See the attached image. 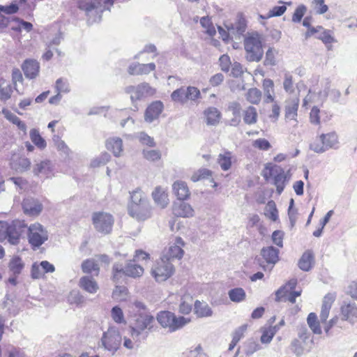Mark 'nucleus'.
<instances>
[{"mask_svg": "<svg viewBox=\"0 0 357 357\" xmlns=\"http://www.w3.org/2000/svg\"><path fill=\"white\" fill-rule=\"evenodd\" d=\"M156 319L163 328L169 332H174L190 322V319L183 317H176L169 311H161L158 313Z\"/></svg>", "mask_w": 357, "mask_h": 357, "instance_id": "f257e3e1", "label": "nucleus"}, {"mask_svg": "<svg viewBox=\"0 0 357 357\" xmlns=\"http://www.w3.org/2000/svg\"><path fill=\"white\" fill-rule=\"evenodd\" d=\"M130 326L131 335L133 338L138 337L145 331H151L155 322L154 317L149 313H139L132 317Z\"/></svg>", "mask_w": 357, "mask_h": 357, "instance_id": "f03ea898", "label": "nucleus"}, {"mask_svg": "<svg viewBox=\"0 0 357 357\" xmlns=\"http://www.w3.org/2000/svg\"><path fill=\"white\" fill-rule=\"evenodd\" d=\"M246 58L249 61H259L263 56L261 40L257 33L248 36L244 40Z\"/></svg>", "mask_w": 357, "mask_h": 357, "instance_id": "7ed1b4c3", "label": "nucleus"}, {"mask_svg": "<svg viewBox=\"0 0 357 357\" xmlns=\"http://www.w3.org/2000/svg\"><path fill=\"white\" fill-rule=\"evenodd\" d=\"M339 139L335 132L321 134L317 136L310 145V149L315 153H322L326 151L338 148Z\"/></svg>", "mask_w": 357, "mask_h": 357, "instance_id": "20e7f679", "label": "nucleus"}, {"mask_svg": "<svg viewBox=\"0 0 357 357\" xmlns=\"http://www.w3.org/2000/svg\"><path fill=\"white\" fill-rule=\"evenodd\" d=\"M174 271L175 268L172 261L161 257L153 265L151 274L157 282H162L171 278Z\"/></svg>", "mask_w": 357, "mask_h": 357, "instance_id": "39448f33", "label": "nucleus"}, {"mask_svg": "<svg viewBox=\"0 0 357 357\" xmlns=\"http://www.w3.org/2000/svg\"><path fill=\"white\" fill-rule=\"evenodd\" d=\"M263 176L266 181L270 178L273 179V184L276 187L277 192L280 195L284 190L286 181V176L283 169L280 166L268 164L266 166Z\"/></svg>", "mask_w": 357, "mask_h": 357, "instance_id": "423d86ee", "label": "nucleus"}, {"mask_svg": "<svg viewBox=\"0 0 357 357\" xmlns=\"http://www.w3.org/2000/svg\"><path fill=\"white\" fill-rule=\"evenodd\" d=\"M122 342V337L116 327H109L104 332L101 338V344L105 349L114 354L119 349Z\"/></svg>", "mask_w": 357, "mask_h": 357, "instance_id": "0eeeda50", "label": "nucleus"}, {"mask_svg": "<svg viewBox=\"0 0 357 357\" xmlns=\"http://www.w3.org/2000/svg\"><path fill=\"white\" fill-rule=\"evenodd\" d=\"M28 239L34 248H38L48 239V232L39 223L31 224L28 229Z\"/></svg>", "mask_w": 357, "mask_h": 357, "instance_id": "6e6552de", "label": "nucleus"}, {"mask_svg": "<svg viewBox=\"0 0 357 357\" xmlns=\"http://www.w3.org/2000/svg\"><path fill=\"white\" fill-rule=\"evenodd\" d=\"M92 220L96 231L102 234H109L112 229L114 222L113 216L105 212L94 213Z\"/></svg>", "mask_w": 357, "mask_h": 357, "instance_id": "1a4fd4ad", "label": "nucleus"}, {"mask_svg": "<svg viewBox=\"0 0 357 357\" xmlns=\"http://www.w3.org/2000/svg\"><path fill=\"white\" fill-rule=\"evenodd\" d=\"M126 92L130 95L132 102L152 96L155 93V89L148 83H142L137 86H129L126 88Z\"/></svg>", "mask_w": 357, "mask_h": 357, "instance_id": "9d476101", "label": "nucleus"}, {"mask_svg": "<svg viewBox=\"0 0 357 357\" xmlns=\"http://www.w3.org/2000/svg\"><path fill=\"white\" fill-rule=\"evenodd\" d=\"M184 246L185 242L183 240L177 236L169 243L168 248L164 250L162 257L169 261L173 259H181L184 255L183 249Z\"/></svg>", "mask_w": 357, "mask_h": 357, "instance_id": "9b49d317", "label": "nucleus"}, {"mask_svg": "<svg viewBox=\"0 0 357 357\" xmlns=\"http://www.w3.org/2000/svg\"><path fill=\"white\" fill-rule=\"evenodd\" d=\"M20 232L16 229L15 224L0 221V241L8 239L10 244L16 245L19 242Z\"/></svg>", "mask_w": 357, "mask_h": 357, "instance_id": "f8f14e48", "label": "nucleus"}, {"mask_svg": "<svg viewBox=\"0 0 357 357\" xmlns=\"http://www.w3.org/2000/svg\"><path fill=\"white\" fill-rule=\"evenodd\" d=\"M33 173L38 177L51 178L54 176V164L50 160H41L34 165Z\"/></svg>", "mask_w": 357, "mask_h": 357, "instance_id": "ddd939ff", "label": "nucleus"}, {"mask_svg": "<svg viewBox=\"0 0 357 357\" xmlns=\"http://www.w3.org/2000/svg\"><path fill=\"white\" fill-rule=\"evenodd\" d=\"M128 213L137 220L144 221L151 217L152 206L150 202L143 203L139 206H128Z\"/></svg>", "mask_w": 357, "mask_h": 357, "instance_id": "4468645a", "label": "nucleus"}, {"mask_svg": "<svg viewBox=\"0 0 357 357\" xmlns=\"http://www.w3.org/2000/svg\"><path fill=\"white\" fill-rule=\"evenodd\" d=\"M172 212L174 215L184 218H192L195 214L193 207L183 201L174 202L172 205Z\"/></svg>", "mask_w": 357, "mask_h": 357, "instance_id": "2eb2a0df", "label": "nucleus"}, {"mask_svg": "<svg viewBox=\"0 0 357 357\" xmlns=\"http://www.w3.org/2000/svg\"><path fill=\"white\" fill-rule=\"evenodd\" d=\"M22 207L24 213L30 216H38L43 208L42 204L38 199L31 197L24 199Z\"/></svg>", "mask_w": 357, "mask_h": 357, "instance_id": "dca6fc26", "label": "nucleus"}, {"mask_svg": "<svg viewBox=\"0 0 357 357\" xmlns=\"http://www.w3.org/2000/svg\"><path fill=\"white\" fill-rule=\"evenodd\" d=\"M152 198L156 206L162 209L169 204L167 190L162 186H157L152 192Z\"/></svg>", "mask_w": 357, "mask_h": 357, "instance_id": "f3484780", "label": "nucleus"}, {"mask_svg": "<svg viewBox=\"0 0 357 357\" xmlns=\"http://www.w3.org/2000/svg\"><path fill=\"white\" fill-rule=\"evenodd\" d=\"M172 192L178 201H185L190 198V191L185 181H176L172 184Z\"/></svg>", "mask_w": 357, "mask_h": 357, "instance_id": "a211bd4d", "label": "nucleus"}, {"mask_svg": "<svg viewBox=\"0 0 357 357\" xmlns=\"http://www.w3.org/2000/svg\"><path fill=\"white\" fill-rule=\"evenodd\" d=\"M163 104L160 101H154L148 106L146 109L144 119L148 123H152L156 120L163 110Z\"/></svg>", "mask_w": 357, "mask_h": 357, "instance_id": "6ab92c4d", "label": "nucleus"}, {"mask_svg": "<svg viewBox=\"0 0 357 357\" xmlns=\"http://www.w3.org/2000/svg\"><path fill=\"white\" fill-rule=\"evenodd\" d=\"M155 65L153 63L146 64L133 63L128 67V71L129 74L133 75H148L151 72L155 70Z\"/></svg>", "mask_w": 357, "mask_h": 357, "instance_id": "aec40b11", "label": "nucleus"}, {"mask_svg": "<svg viewBox=\"0 0 357 357\" xmlns=\"http://www.w3.org/2000/svg\"><path fill=\"white\" fill-rule=\"evenodd\" d=\"M22 68L26 77L34 79L38 75L40 65L36 60L26 59L24 61Z\"/></svg>", "mask_w": 357, "mask_h": 357, "instance_id": "412c9836", "label": "nucleus"}, {"mask_svg": "<svg viewBox=\"0 0 357 357\" xmlns=\"http://www.w3.org/2000/svg\"><path fill=\"white\" fill-rule=\"evenodd\" d=\"M78 284L82 289L91 294H94L99 290L98 282L94 278L89 275L80 278Z\"/></svg>", "mask_w": 357, "mask_h": 357, "instance_id": "4be33fe9", "label": "nucleus"}, {"mask_svg": "<svg viewBox=\"0 0 357 357\" xmlns=\"http://www.w3.org/2000/svg\"><path fill=\"white\" fill-rule=\"evenodd\" d=\"M105 146L107 150L110 151L115 157H121L123 155V141L120 137H109L107 139Z\"/></svg>", "mask_w": 357, "mask_h": 357, "instance_id": "5701e85b", "label": "nucleus"}, {"mask_svg": "<svg viewBox=\"0 0 357 357\" xmlns=\"http://www.w3.org/2000/svg\"><path fill=\"white\" fill-rule=\"evenodd\" d=\"M25 266V264L22 259L17 255H13L10 257L8 268L9 273L15 276H18L22 273Z\"/></svg>", "mask_w": 357, "mask_h": 357, "instance_id": "b1692460", "label": "nucleus"}, {"mask_svg": "<svg viewBox=\"0 0 357 357\" xmlns=\"http://www.w3.org/2000/svg\"><path fill=\"white\" fill-rule=\"evenodd\" d=\"M299 105L298 98H289L286 101L285 119L287 120H296Z\"/></svg>", "mask_w": 357, "mask_h": 357, "instance_id": "393cba45", "label": "nucleus"}, {"mask_svg": "<svg viewBox=\"0 0 357 357\" xmlns=\"http://www.w3.org/2000/svg\"><path fill=\"white\" fill-rule=\"evenodd\" d=\"M335 296L333 294H328L323 299L321 310L320 313V319L321 322H326L328 315L331 306L335 301Z\"/></svg>", "mask_w": 357, "mask_h": 357, "instance_id": "a878e982", "label": "nucleus"}, {"mask_svg": "<svg viewBox=\"0 0 357 357\" xmlns=\"http://www.w3.org/2000/svg\"><path fill=\"white\" fill-rule=\"evenodd\" d=\"M206 123L209 126L217 125L221 118L220 112L214 107H209L204 112Z\"/></svg>", "mask_w": 357, "mask_h": 357, "instance_id": "bb28decb", "label": "nucleus"}, {"mask_svg": "<svg viewBox=\"0 0 357 357\" xmlns=\"http://www.w3.org/2000/svg\"><path fill=\"white\" fill-rule=\"evenodd\" d=\"M342 319L349 322H354L357 317V307L355 304L347 303L342 306Z\"/></svg>", "mask_w": 357, "mask_h": 357, "instance_id": "cd10ccee", "label": "nucleus"}, {"mask_svg": "<svg viewBox=\"0 0 357 357\" xmlns=\"http://www.w3.org/2000/svg\"><path fill=\"white\" fill-rule=\"evenodd\" d=\"M261 254L268 264H275L279 259V250L273 246L264 248L261 250Z\"/></svg>", "mask_w": 357, "mask_h": 357, "instance_id": "c85d7f7f", "label": "nucleus"}, {"mask_svg": "<svg viewBox=\"0 0 357 357\" xmlns=\"http://www.w3.org/2000/svg\"><path fill=\"white\" fill-rule=\"evenodd\" d=\"M130 199L131 202L128 206H135L136 205L139 206L143 203L149 202L145 193L139 188H137L130 192Z\"/></svg>", "mask_w": 357, "mask_h": 357, "instance_id": "c756f323", "label": "nucleus"}, {"mask_svg": "<svg viewBox=\"0 0 357 357\" xmlns=\"http://www.w3.org/2000/svg\"><path fill=\"white\" fill-rule=\"evenodd\" d=\"M313 264L314 255L310 250L304 252L298 261L299 268L304 271H310L312 268Z\"/></svg>", "mask_w": 357, "mask_h": 357, "instance_id": "7c9ffc66", "label": "nucleus"}, {"mask_svg": "<svg viewBox=\"0 0 357 357\" xmlns=\"http://www.w3.org/2000/svg\"><path fill=\"white\" fill-rule=\"evenodd\" d=\"M10 167L15 172L22 173L30 168L31 161L26 158H19L11 162Z\"/></svg>", "mask_w": 357, "mask_h": 357, "instance_id": "2f4dec72", "label": "nucleus"}, {"mask_svg": "<svg viewBox=\"0 0 357 357\" xmlns=\"http://www.w3.org/2000/svg\"><path fill=\"white\" fill-rule=\"evenodd\" d=\"M195 313L198 317H211L213 312L209 305L205 302L196 301L195 303Z\"/></svg>", "mask_w": 357, "mask_h": 357, "instance_id": "473e14b6", "label": "nucleus"}, {"mask_svg": "<svg viewBox=\"0 0 357 357\" xmlns=\"http://www.w3.org/2000/svg\"><path fill=\"white\" fill-rule=\"evenodd\" d=\"M218 163L223 171L229 170L232 164V155L229 151L220 153L218 158Z\"/></svg>", "mask_w": 357, "mask_h": 357, "instance_id": "72a5a7b5", "label": "nucleus"}, {"mask_svg": "<svg viewBox=\"0 0 357 357\" xmlns=\"http://www.w3.org/2000/svg\"><path fill=\"white\" fill-rule=\"evenodd\" d=\"M29 137L31 142L40 149H44L47 143L45 140L41 137L38 130L33 128L29 132Z\"/></svg>", "mask_w": 357, "mask_h": 357, "instance_id": "f704fd0d", "label": "nucleus"}, {"mask_svg": "<svg viewBox=\"0 0 357 357\" xmlns=\"http://www.w3.org/2000/svg\"><path fill=\"white\" fill-rule=\"evenodd\" d=\"M264 215L274 222L278 219V211L274 201L271 200L267 203L264 208Z\"/></svg>", "mask_w": 357, "mask_h": 357, "instance_id": "c9c22d12", "label": "nucleus"}, {"mask_svg": "<svg viewBox=\"0 0 357 357\" xmlns=\"http://www.w3.org/2000/svg\"><path fill=\"white\" fill-rule=\"evenodd\" d=\"M99 269L98 264L93 259H86L82 264V270L85 273H92L95 272V275H98Z\"/></svg>", "mask_w": 357, "mask_h": 357, "instance_id": "e433bc0d", "label": "nucleus"}, {"mask_svg": "<svg viewBox=\"0 0 357 357\" xmlns=\"http://www.w3.org/2000/svg\"><path fill=\"white\" fill-rule=\"evenodd\" d=\"M146 305L141 301H135L128 305V313L130 317L139 313H147Z\"/></svg>", "mask_w": 357, "mask_h": 357, "instance_id": "4c0bfd02", "label": "nucleus"}, {"mask_svg": "<svg viewBox=\"0 0 357 357\" xmlns=\"http://www.w3.org/2000/svg\"><path fill=\"white\" fill-rule=\"evenodd\" d=\"M125 273L132 278H138L143 275L144 268L139 265L128 264L125 268Z\"/></svg>", "mask_w": 357, "mask_h": 357, "instance_id": "58836bf2", "label": "nucleus"}, {"mask_svg": "<svg viewBox=\"0 0 357 357\" xmlns=\"http://www.w3.org/2000/svg\"><path fill=\"white\" fill-rule=\"evenodd\" d=\"M243 121L249 125L257 123V112L255 107L250 106L244 111Z\"/></svg>", "mask_w": 357, "mask_h": 357, "instance_id": "ea45409f", "label": "nucleus"}, {"mask_svg": "<svg viewBox=\"0 0 357 357\" xmlns=\"http://www.w3.org/2000/svg\"><path fill=\"white\" fill-rule=\"evenodd\" d=\"M307 322L310 328L314 334L319 335L321 333L319 322L317 320V316L315 313L311 312L308 314Z\"/></svg>", "mask_w": 357, "mask_h": 357, "instance_id": "a19ab883", "label": "nucleus"}, {"mask_svg": "<svg viewBox=\"0 0 357 357\" xmlns=\"http://www.w3.org/2000/svg\"><path fill=\"white\" fill-rule=\"evenodd\" d=\"M142 155L144 159L150 162H157L161 158V152L158 149H144Z\"/></svg>", "mask_w": 357, "mask_h": 357, "instance_id": "79ce46f5", "label": "nucleus"}, {"mask_svg": "<svg viewBox=\"0 0 357 357\" xmlns=\"http://www.w3.org/2000/svg\"><path fill=\"white\" fill-rule=\"evenodd\" d=\"M278 329L279 327L278 326H270L267 328L263 329L262 335L260 339L261 343L267 344L271 342Z\"/></svg>", "mask_w": 357, "mask_h": 357, "instance_id": "37998d69", "label": "nucleus"}, {"mask_svg": "<svg viewBox=\"0 0 357 357\" xmlns=\"http://www.w3.org/2000/svg\"><path fill=\"white\" fill-rule=\"evenodd\" d=\"M229 297L234 303H240L245 298L246 294L242 288H234L229 291Z\"/></svg>", "mask_w": 357, "mask_h": 357, "instance_id": "c03bdc74", "label": "nucleus"}, {"mask_svg": "<svg viewBox=\"0 0 357 357\" xmlns=\"http://www.w3.org/2000/svg\"><path fill=\"white\" fill-rule=\"evenodd\" d=\"M192 298L190 295H185L181 298V303L179 305V312L182 314H188L192 310Z\"/></svg>", "mask_w": 357, "mask_h": 357, "instance_id": "a18cd8bd", "label": "nucleus"}, {"mask_svg": "<svg viewBox=\"0 0 357 357\" xmlns=\"http://www.w3.org/2000/svg\"><path fill=\"white\" fill-rule=\"evenodd\" d=\"M297 284L296 279H291L284 287L279 289L276 292V299L280 301L283 296H285V292L294 291Z\"/></svg>", "mask_w": 357, "mask_h": 357, "instance_id": "49530a36", "label": "nucleus"}, {"mask_svg": "<svg viewBox=\"0 0 357 357\" xmlns=\"http://www.w3.org/2000/svg\"><path fill=\"white\" fill-rule=\"evenodd\" d=\"M112 297L119 301H126L128 297V289L124 286L116 285L113 291Z\"/></svg>", "mask_w": 357, "mask_h": 357, "instance_id": "de8ad7c7", "label": "nucleus"}, {"mask_svg": "<svg viewBox=\"0 0 357 357\" xmlns=\"http://www.w3.org/2000/svg\"><path fill=\"white\" fill-rule=\"evenodd\" d=\"M283 88L288 93H292L294 91L293 76L289 72H285L284 74Z\"/></svg>", "mask_w": 357, "mask_h": 357, "instance_id": "09e8293b", "label": "nucleus"}, {"mask_svg": "<svg viewBox=\"0 0 357 357\" xmlns=\"http://www.w3.org/2000/svg\"><path fill=\"white\" fill-rule=\"evenodd\" d=\"M246 98L252 104H258L261 101V93L256 88L250 89L247 93Z\"/></svg>", "mask_w": 357, "mask_h": 357, "instance_id": "8fccbe9b", "label": "nucleus"}, {"mask_svg": "<svg viewBox=\"0 0 357 357\" xmlns=\"http://www.w3.org/2000/svg\"><path fill=\"white\" fill-rule=\"evenodd\" d=\"M56 92L59 94L61 93H67L70 92V88L69 83L66 79L59 78L55 83Z\"/></svg>", "mask_w": 357, "mask_h": 357, "instance_id": "3c124183", "label": "nucleus"}, {"mask_svg": "<svg viewBox=\"0 0 357 357\" xmlns=\"http://www.w3.org/2000/svg\"><path fill=\"white\" fill-rule=\"evenodd\" d=\"M111 317L113 321L117 324H125L126 320L122 309L119 306H114L111 310Z\"/></svg>", "mask_w": 357, "mask_h": 357, "instance_id": "603ef678", "label": "nucleus"}, {"mask_svg": "<svg viewBox=\"0 0 357 357\" xmlns=\"http://www.w3.org/2000/svg\"><path fill=\"white\" fill-rule=\"evenodd\" d=\"M317 38L326 45L336 42V40L333 36V32L331 30L324 29Z\"/></svg>", "mask_w": 357, "mask_h": 357, "instance_id": "864d4df0", "label": "nucleus"}, {"mask_svg": "<svg viewBox=\"0 0 357 357\" xmlns=\"http://www.w3.org/2000/svg\"><path fill=\"white\" fill-rule=\"evenodd\" d=\"M171 97L175 102H185L188 100L186 90L184 88H180L174 91Z\"/></svg>", "mask_w": 357, "mask_h": 357, "instance_id": "5fc2aeb1", "label": "nucleus"}, {"mask_svg": "<svg viewBox=\"0 0 357 357\" xmlns=\"http://www.w3.org/2000/svg\"><path fill=\"white\" fill-rule=\"evenodd\" d=\"M110 158V155L108 153L104 152L101 153L98 158H94L91 161V165L93 167L105 165L107 162H109Z\"/></svg>", "mask_w": 357, "mask_h": 357, "instance_id": "6e6d98bb", "label": "nucleus"}, {"mask_svg": "<svg viewBox=\"0 0 357 357\" xmlns=\"http://www.w3.org/2000/svg\"><path fill=\"white\" fill-rule=\"evenodd\" d=\"M278 54V51L274 48L270 47L266 52L265 60L264 63L265 66H274L275 65V56Z\"/></svg>", "mask_w": 357, "mask_h": 357, "instance_id": "4d7b16f0", "label": "nucleus"}, {"mask_svg": "<svg viewBox=\"0 0 357 357\" xmlns=\"http://www.w3.org/2000/svg\"><path fill=\"white\" fill-rule=\"evenodd\" d=\"M202 26L206 29V32L211 36L215 34L216 31L215 27L212 25L211 20L208 17H203L200 20Z\"/></svg>", "mask_w": 357, "mask_h": 357, "instance_id": "13d9d810", "label": "nucleus"}, {"mask_svg": "<svg viewBox=\"0 0 357 357\" xmlns=\"http://www.w3.org/2000/svg\"><path fill=\"white\" fill-rule=\"evenodd\" d=\"M55 146L56 149L61 152V154L66 157H69L71 153V150L67 144L61 139H58L55 141Z\"/></svg>", "mask_w": 357, "mask_h": 357, "instance_id": "bf43d9fd", "label": "nucleus"}, {"mask_svg": "<svg viewBox=\"0 0 357 357\" xmlns=\"http://www.w3.org/2000/svg\"><path fill=\"white\" fill-rule=\"evenodd\" d=\"M139 141L144 145L153 147L155 145L153 138L149 136L146 133L142 132L137 135Z\"/></svg>", "mask_w": 357, "mask_h": 357, "instance_id": "052dcab7", "label": "nucleus"}, {"mask_svg": "<svg viewBox=\"0 0 357 357\" xmlns=\"http://www.w3.org/2000/svg\"><path fill=\"white\" fill-rule=\"evenodd\" d=\"M227 29L229 32L232 33V34L236 35H242L245 31V24L243 22H238L235 25H231V26H227Z\"/></svg>", "mask_w": 357, "mask_h": 357, "instance_id": "680f3d73", "label": "nucleus"}, {"mask_svg": "<svg viewBox=\"0 0 357 357\" xmlns=\"http://www.w3.org/2000/svg\"><path fill=\"white\" fill-rule=\"evenodd\" d=\"M186 94L188 100H196L201 97L200 91L195 86H188L187 87Z\"/></svg>", "mask_w": 357, "mask_h": 357, "instance_id": "e2e57ef3", "label": "nucleus"}, {"mask_svg": "<svg viewBox=\"0 0 357 357\" xmlns=\"http://www.w3.org/2000/svg\"><path fill=\"white\" fill-rule=\"evenodd\" d=\"M45 273L43 270L40 263H34L31 267V275L33 279H39L44 275Z\"/></svg>", "mask_w": 357, "mask_h": 357, "instance_id": "0e129e2a", "label": "nucleus"}, {"mask_svg": "<svg viewBox=\"0 0 357 357\" xmlns=\"http://www.w3.org/2000/svg\"><path fill=\"white\" fill-rule=\"evenodd\" d=\"M320 113L321 111L318 107L314 106L312 108L310 113V120L312 124H320Z\"/></svg>", "mask_w": 357, "mask_h": 357, "instance_id": "69168bd1", "label": "nucleus"}, {"mask_svg": "<svg viewBox=\"0 0 357 357\" xmlns=\"http://www.w3.org/2000/svg\"><path fill=\"white\" fill-rule=\"evenodd\" d=\"M252 146L255 148L263 151H267L271 148V144L268 141L264 138H259L255 140L252 143Z\"/></svg>", "mask_w": 357, "mask_h": 357, "instance_id": "338daca9", "label": "nucleus"}, {"mask_svg": "<svg viewBox=\"0 0 357 357\" xmlns=\"http://www.w3.org/2000/svg\"><path fill=\"white\" fill-rule=\"evenodd\" d=\"M13 93V88L10 85L8 84L5 86L0 88V100L2 101H6L10 98Z\"/></svg>", "mask_w": 357, "mask_h": 357, "instance_id": "774afa93", "label": "nucleus"}]
</instances>
